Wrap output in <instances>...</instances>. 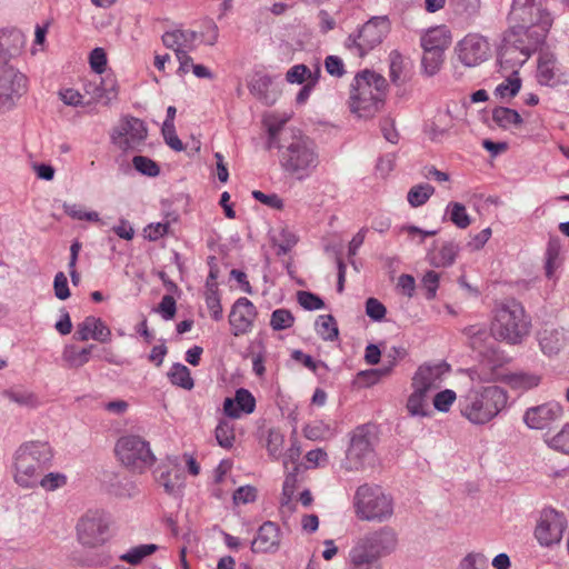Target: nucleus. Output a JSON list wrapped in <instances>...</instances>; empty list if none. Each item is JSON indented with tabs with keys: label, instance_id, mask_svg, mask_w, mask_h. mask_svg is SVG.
<instances>
[{
	"label": "nucleus",
	"instance_id": "obj_1",
	"mask_svg": "<svg viewBox=\"0 0 569 569\" xmlns=\"http://www.w3.org/2000/svg\"><path fill=\"white\" fill-rule=\"evenodd\" d=\"M507 392L498 386H476L461 393L458 407L461 416L472 425H486L507 406Z\"/></svg>",
	"mask_w": 569,
	"mask_h": 569
},
{
	"label": "nucleus",
	"instance_id": "obj_37",
	"mask_svg": "<svg viewBox=\"0 0 569 569\" xmlns=\"http://www.w3.org/2000/svg\"><path fill=\"white\" fill-rule=\"evenodd\" d=\"M296 483V475L293 472H289L283 482L280 500V511L282 515H291L296 510V503L293 502Z\"/></svg>",
	"mask_w": 569,
	"mask_h": 569
},
{
	"label": "nucleus",
	"instance_id": "obj_35",
	"mask_svg": "<svg viewBox=\"0 0 569 569\" xmlns=\"http://www.w3.org/2000/svg\"><path fill=\"white\" fill-rule=\"evenodd\" d=\"M412 392L407 401V410L411 416L426 417L429 415V393L412 387Z\"/></svg>",
	"mask_w": 569,
	"mask_h": 569
},
{
	"label": "nucleus",
	"instance_id": "obj_33",
	"mask_svg": "<svg viewBox=\"0 0 569 569\" xmlns=\"http://www.w3.org/2000/svg\"><path fill=\"white\" fill-rule=\"evenodd\" d=\"M2 396L9 401L28 410L36 409L41 405L37 393L21 387L7 389L2 392Z\"/></svg>",
	"mask_w": 569,
	"mask_h": 569
},
{
	"label": "nucleus",
	"instance_id": "obj_46",
	"mask_svg": "<svg viewBox=\"0 0 569 569\" xmlns=\"http://www.w3.org/2000/svg\"><path fill=\"white\" fill-rule=\"evenodd\" d=\"M433 192L435 188L429 183L417 184L409 190L407 199L412 207H420L428 201Z\"/></svg>",
	"mask_w": 569,
	"mask_h": 569
},
{
	"label": "nucleus",
	"instance_id": "obj_31",
	"mask_svg": "<svg viewBox=\"0 0 569 569\" xmlns=\"http://www.w3.org/2000/svg\"><path fill=\"white\" fill-rule=\"evenodd\" d=\"M565 332L561 329H543L539 332V345L543 353L553 356L565 346Z\"/></svg>",
	"mask_w": 569,
	"mask_h": 569
},
{
	"label": "nucleus",
	"instance_id": "obj_30",
	"mask_svg": "<svg viewBox=\"0 0 569 569\" xmlns=\"http://www.w3.org/2000/svg\"><path fill=\"white\" fill-rule=\"evenodd\" d=\"M459 252V246L453 241L445 242L439 250H430L427 260L436 268L451 266Z\"/></svg>",
	"mask_w": 569,
	"mask_h": 569
},
{
	"label": "nucleus",
	"instance_id": "obj_8",
	"mask_svg": "<svg viewBox=\"0 0 569 569\" xmlns=\"http://www.w3.org/2000/svg\"><path fill=\"white\" fill-rule=\"evenodd\" d=\"M542 43V41L536 42L528 36L507 30L499 51L502 72L518 77V70Z\"/></svg>",
	"mask_w": 569,
	"mask_h": 569
},
{
	"label": "nucleus",
	"instance_id": "obj_28",
	"mask_svg": "<svg viewBox=\"0 0 569 569\" xmlns=\"http://www.w3.org/2000/svg\"><path fill=\"white\" fill-rule=\"evenodd\" d=\"M94 348V345H89L84 348L67 345L62 350V361L68 369H79L89 362Z\"/></svg>",
	"mask_w": 569,
	"mask_h": 569
},
{
	"label": "nucleus",
	"instance_id": "obj_5",
	"mask_svg": "<svg viewBox=\"0 0 569 569\" xmlns=\"http://www.w3.org/2000/svg\"><path fill=\"white\" fill-rule=\"evenodd\" d=\"M52 458L48 443L29 442L21 446L14 458V481L23 488H34L41 472Z\"/></svg>",
	"mask_w": 569,
	"mask_h": 569
},
{
	"label": "nucleus",
	"instance_id": "obj_42",
	"mask_svg": "<svg viewBox=\"0 0 569 569\" xmlns=\"http://www.w3.org/2000/svg\"><path fill=\"white\" fill-rule=\"evenodd\" d=\"M316 330L317 333L326 341H333L339 335L336 319L331 315L319 316L316 322Z\"/></svg>",
	"mask_w": 569,
	"mask_h": 569
},
{
	"label": "nucleus",
	"instance_id": "obj_24",
	"mask_svg": "<svg viewBox=\"0 0 569 569\" xmlns=\"http://www.w3.org/2000/svg\"><path fill=\"white\" fill-rule=\"evenodd\" d=\"M366 539L379 558L392 553L398 546L396 531L390 527H382L365 535Z\"/></svg>",
	"mask_w": 569,
	"mask_h": 569
},
{
	"label": "nucleus",
	"instance_id": "obj_50",
	"mask_svg": "<svg viewBox=\"0 0 569 569\" xmlns=\"http://www.w3.org/2000/svg\"><path fill=\"white\" fill-rule=\"evenodd\" d=\"M303 433L310 440H325L332 436V430L323 421H315L305 427Z\"/></svg>",
	"mask_w": 569,
	"mask_h": 569
},
{
	"label": "nucleus",
	"instance_id": "obj_11",
	"mask_svg": "<svg viewBox=\"0 0 569 569\" xmlns=\"http://www.w3.org/2000/svg\"><path fill=\"white\" fill-rule=\"evenodd\" d=\"M27 92V77L7 61H0V114L14 110Z\"/></svg>",
	"mask_w": 569,
	"mask_h": 569
},
{
	"label": "nucleus",
	"instance_id": "obj_16",
	"mask_svg": "<svg viewBox=\"0 0 569 569\" xmlns=\"http://www.w3.org/2000/svg\"><path fill=\"white\" fill-rule=\"evenodd\" d=\"M538 82L547 87L569 84V68L562 66L551 52H541L537 67Z\"/></svg>",
	"mask_w": 569,
	"mask_h": 569
},
{
	"label": "nucleus",
	"instance_id": "obj_63",
	"mask_svg": "<svg viewBox=\"0 0 569 569\" xmlns=\"http://www.w3.org/2000/svg\"><path fill=\"white\" fill-rule=\"evenodd\" d=\"M366 313L375 321H380L386 316V307L376 298H369L366 302Z\"/></svg>",
	"mask_w": 569,
	"mask_h": 569
},
{
	"label": "nucleus",
	"instance_id": "obj_64",
	"mask_svg": "<svg viewBox=\"0 0 569 569\" xmlns=\"http://www.w3.org/2000/svg\"><path fill=\"white\" fill-rule=\"evenodd\" d=\"M53 290H54V296L59 300H66V299H68L70 297V290H69V287H68V279H67L66 274L62 271L58 272L54 276Z\"/></svg>",
	"mask_w": 569,
	"mask_h": 569
},
{
	"label": "nucleus",
	"instance_id": "obj_29",
	"mask_svg": "<svg viewBox=\"0 0 569 569\" xmlns=\"http://www.w3.org/2000/svg\"><path fill=\"white\" fill-rule=\"evenodd\" d=\"M272 78L269 74L256 73L248 87L250 92L266 104H273L277 100V92L270 90Z\"/></svg>",
	"mask_w": 569,
	"mask_h": 569
},
{
	"label": "nucleus",
	"instance_id": "obj_52",
	"mask_svg": "<svg viewBox=\"0 0 569 569\" xmlns=\"http://www.w3.org/2000/svg\"><path fill=\"white\" fill-rule=\"evenodd\" d=\"M520 87V78L509 74L507 79L496 88L495 94L500 98H512L519 92Z\"/></svg>",
	"mask_w": 569,
	"mask_h": 569
},
{
	"label": "nucleus",
	"instance_id": "obj_25",
	"mask_svg": "<svg viewBox=\"0 0 569 569\" xmlns=\"http://www.w3.org/2000/svg\"><path fill=\"white\" fill-rule=\"evenodd\" d=\"M256 409V399L252 393L243 388L236 391L234 398H226L223 402V412L232 418H240L241 413H252Z\"/></svg>",
	"mask_w": 569,
	"mask_h": 569
},
{
	"label": "nucleus",
	"instance_id": "obj_19",
	"mask_svg": "<svg viewBox=\"0 0 569 569\" xmlns=\"http://www.w3.org/2000/svg\"><path fill=\"white\" fill-rule=\"evenodd\" d=\"M256 316L257 310L253 303L247 298H239L229 315L232 333L241 336L251 331Z\"/></svg>",
	"mask_w": 569,
	"mask_h": 569
},
{
	"label": "nucleus",
	"instance_id": "obj_62",
	"mask_svg": "<svg viewBox=\"0 0 569 569\" xmlns=\"http://www.w3.org/2000/svg\"><path fill=\"white\" fill-rule=\"evenodd\" d=\"M90 67L98 74H101L107 67V54L102 48H96L91 51L90 57Z\"/></svg>",
	"mask_w": 569,
	"mask_h": 569
},
{
	"label": "nucleus",
	"instance_id": "obj_9",
	"mask_svg": "<svg viewBox=\"0 0 569 569\" xmlns=\"http://www.w3.org/2000/svg\"><path fill=\"white\" fill-rule=\"evenodd\" d=\"M376 442L377 433L375 426L362 425L357 427L350 436L345 468L348 471H358L370 465L375 458Z\"/></svg>",
	"mask_w": 569,
	"mask_h": 569
},
{
	"label": "nucleus",
	"instance_id": "obj_45",
	"mask_svg": "<svg viewBox=\"0 0 569 569\" xmlns=\"http://www.w3.org/2000/svg\"><path fill=\"white\" fill-rule=\"evenodd\" d=\"M168 377L173 385L183 389L190 390L193 387V380L190 376V370L184 365H173L168 373Z\"/></svg>",
	"mask_w": 569,
	"mask_h": 569
},
{
	"label": "nucleus",
	"instance_id": "obj_18",
	"mask_svg": "<svg viewBox=\"0 0 569 569\" xmlns=\"http://www.w3.org/2000/svg\"><path fill=\"white\" fill-rule=\"evenodd\" d=\"M562 417V407L558 402H546L528 408L523 415V422L530 429L541 430Z\"/></svg>",
	"mask_w": 569,
	"mask_h": 569
},
{
	"label": "nucleus",
	"instance_id": "obj_22",
	"mask_svg": "<svg viewBox=\"0 0 569 569\" xmlns=\"http://www.w3.org/2000/svg\"><path fill=\"white\" fill-rule=\"evenodd\" d=\"M280 546V528L271 521L260 526L251 543L253 552H274Z\"/></svg>",
	"mask_w": 569,
	"mask_h": 569
},
{
	"label": "nucleus",
	"instance_id": "obj_56",
	"mask_svg": "<svg viewBox=\"0 0 569 569\" xmlns=\"http://www.w3.org/2000/svg\"><path fill=\"white\" fill-rule=\"evenodd\" d=\"M64 212L71 217L72 219L77 220H88V221H99V214L96 211H86L84 208L80 204H68L64 203L63 206Z\"/></svg>",
	"mask_w": 569,
	"mask_h": 569
},
{
	"label": "nucleus",
	"instance_id": "obj_23",
	"mask_svg": "<svg viewBox=\"0 0 569 569\" xmlns=\"http://www.w3.org/2000/svg\"><path fill=\"white\" fill-rule=\"evenodd\" d=\"M198 32L189 29H174L162 34V43L176 54L196 49Z\"/></svg>",
	"mask_w": 569,
	"mask_h": 569
},
{
	"label": "nucleus",
	"instance_id": "obj_60",
	"mask_svg": "<svg viewBox=\"0 0 569 569\" xmlns=\"http://www.w3.org/2000/svg\"><path fill=\"white\" fill-rule=\"evenodd\" d=\"M488 560L482 553H468L460 562L458 569H486Z\"/></svg>",
	"mask_w": 569,
	"mask_h": 569
},
{
	"label": "nucleus",
	"instance_id": "obj_13",
	"mask_svg": "<svg viewBox=\"0 0 569 569\" xmlns=\"http://www.w3.org/2000/svg\"><path fill=\"white\" fill-rule=\"evenodd\" d=\"M148 134L144 122L134 117H124L111 133V141L122 151H139Z\"/></svg>",
	"mask_w": 569,
	"mask_h": 569
},
{
	"label": "nucleus",
	"instance_id": "obj_43",
	"mask_svg": "<svg viewBox=\"0 0 569 569\" xmlns=\"http://www.w3.org/2000/svg\"><path fill=\"white\" fill-rule=\"evenodd\" d=\"M158 550V546L153 543L139 545L130 548L126 553L120 556V559L130 563L139 565L146 557L152 555Z\"/></svg>",
	"mask_w": 569,
	"mask_h": 569
},
{
	"label": "nucleus",
	"instance_id": "obj_40",
	"mask_svg": "<svg viewBox=\"0 0 569 569\" xmlns=\"http://www.w3.org/2000/svg\"><path fill=\"white\" fill-rule=\"evenodd\" d=\"M446 217L459 229H466L471 223L466 207L460 202H449L446 208Z\"/></svg>",
	"mask_w": 569,
	"mask_h": 569
},
{
	"label": "nucleus",
	"instance_id": "obj_20",
	"mask_svg": "<svg viewBox=\"0 0 569 569\" xmlns=\"http://www.w3.org/2000/svg\"><path fill=\"white\" fill-rule=\"evenodd\" d=\"M449 371V366L445 362L436 365H422L416 371L411 387H417L426 392L438 389L443 376Z\"/></svg>",
	"mask_w": 569,
	"mask_h": 569
},
{
	"label": "nucleus",
	"instance_id": "obj_15",
	"mask_svg": "<svg viewBox=\"0 0 569 569\" xmlns=\"http://www.w3.org/2000/svg\"><path fill=\"white\" fill-rule=\"evenodd\" d=\"M457 54L466 67H477L490 57V44L479 33H468L458 42Z\"/></svg>",
	"mask_w": 569,
	"mask_h": 569
},
{
	"label": "nucleus",
	"instance_id": "obj_38",
	"mask_svg": "<svg viewBox=\"0 0 569 569\" xmlns=\"http://www.w3.org/2000/svg\"><path fill=\"white\" fill-rule=\"evenodd\" d=\"M492 120L497 126L503 129L519 127L522 123L521 116L516 110L506 107H498L493 109Z\"/></svg>",
	"mask_w": 569,
	"mask_h": 569
},
{
	"label": "nucleus",
	"instance_id": "obj_55",
	"mask_svg": "<svg viewBox=\"0 0 569 569\" xmlns=\"http://www.w3.org/2000/svg\"><path fill=\"white\" fill-rule=\"evenodd\" d=\"M389 62H390V79L393 83L399 84L405 79L402 77V72L405 69V63L402 56L398 51H392L389 54Z\"/></svg>",
	"mask_w": 569,
	"mask_h": 569
},
{
	"label": "nucleus",
	"instance_id": "obj_57",
	"mask_svg": "<svg viewBox=\"0 0 569 569\" xmlns=\"http://www.w3.org/2000/svg\"><path fill=\"white\" fill-rule=\"evenodd\" d=\"M457 395L453 390L446 389L435 395L433 407L441 412H448L456 401Z\"/></svg>",
	"mask_w": 569,
	"mask_h": 569
},
{
	"label": "nucleus",
	"instance_id": "obj_10",
	"mask_svg": "<svg viewBox=\"0 0 569 569\" xmlns=\"http://www.w3.org/2000/svg\"><path fill=\"white\" fill-rule=\"evenodd\" d=\"M114 451L123 466L138 473L151 468L156 461L149 442L136 435L121 437L116 443Z\"/></svg>",
	"mask_w": 569,
	"mask_h": 569
},
{
	"label": "nucleus",
	"instance_id": "obj_59",
	"mask_svg": "<svg viewBox=\"0 0 569 569\" xmlns=\"http://www.w3.org/2000/svg\"><path fill=\"white\" fill-rule=\"evenodd\" d=\"M549 446L558 451L569 455V425L565 426L550 439Z\"/></svg>",
	"mask_w": 569,
	"mask_h": 569
},
{
	"label": "nucleus",
	"instance_id": "obj_12",
	"mask_svg": "<svg viewBox=\"0 0 569 569\" xmlns=\"http://www.w3.org/2000/svg\"><path fill=\"white\" fill-rule=\"evenodd\" d=\"M388 31L389 20L386 17H375L362 26L356 37H348L346 47L357 56L363 57L382 42Z\"/></svg>",
	"mask_w": 569,
	"mask_h": 569
},
{
	"label": "nucleus",
	"instance_id": "obj_17",
	"mask_svg": "<svg viewBox=\"0 0 569 569\" xmlns=\"http://www.w3.org/2000/svg\"><path fill=\"white\" fill-rule=\"evenodd\" d=\"M565 529L566 521L563 517L550 510L542 513L535 533L540 545L551 546L561 540Z\"/></svg>",
	"mask_w": 569,
	"mask_h": 569
},
{
	"label": "nucleus",
	"instance_id": "obj_47",
	"mask_svg": "<svg viewBox=\"0 0 569 569\" xmlns=\"http://www.w3.org/2000/svg\"><path fill=\"white\" fill-rule=\"evenodd\" d=\"M540 382V377L531 373H513L508 377V383L511 388L520 390H529L537 387Z\"/></svg>",
	"mask_w": 569,
	"mask_h": 569
},
{
	"label": "nucleus",
	"instance_id": "obj_34",
	"mask_svg": "<svg viewBox=\"0 0 569 569\" xmlns=\"http://www.w3.org/2000/svg\"><path fill=\"white\" fill-rule=\"evenodd\" d=\"M451 43V36L446 27H437L428 30L421 38L423 49L446 50Z\"/></svg>",
	"mask_w": 569,
	"mask_h": 569
},
{
	"label": "nucleus",
	"instance_id": "obj_44",
	"mask_svg": "<svg viewBox=\"0 0 569 569\" xmlns=\"http://www.w3.org/2000/svg\"><path fill=\"white\" fill-rule=\"evenodd\" d=\"M204 298H206L207 308L211 312V317L216 321L221 320L222 319V306L220 303L218 284L210 283L209 286H206Z\"/></svg>",
	"mask_w": 569,
	"mask_h": 569
},
{
	"label": "nucleus",
	"instance_id": "obj_36",
	"mask_svg": "<svg viewBox=\"0 0 569 569\" xmlns=\"http://www.w3.org/2000/svg\"><path fill=\"white\" fill-rule=\"evenodd\" d=\"M560 252H561V241L558 237H552L549 239L547 250H546V276L547 278L551 279L555 276L556 270L561 264L560 259Z\"/></svg>",
	"mask_w": 569,
	"mask_h": 569
},
{
	"label": "nucleus",
	"instance_id": "obj_4",
	"mask_svg": "<svg viewBox=\"0 0 569 569\" xmlns=\"http://www.w3.org/2000/svg\"><path fill=\"white\" fill-rule=\"evenodd\" d=\"M530 326V319L519 301L509 299L496 306L491 323V333L496 339L510 345L520 343L529 335Z\"/></svg>",
	"mask_w": 569,
	"mask_h": 569
},
{
	"label": "nucleus",
	"instance_id": "obj_58",
	"mask_svg": "<svg viewBox=\"0 0 569 569\" xmlns=\"http://www.w3.org/2000/svg\"><path fill=\"white\" fill-rule=\"evenodd\" d=\"M297 300L306 310H318L325 306L320 297L309 291H298Z\"/></svg>",
	"mask_w": 569,
	"mask_h": 569
},
{
	"label": "nucleus",
	"instance_id": "obj_61",
	"mask_svg": "<svg viewBox=\"0 0 569 569\" xmlns=\"http://www.w3.org/2000/svg\"><path fill=\"white\" fill-rule=\"evenodd\" d=\"M162 134L166 143L174 151H182L184 146L182 141L178 138L174 130V124H162Z\"/></svg>",
	"mask_w": 569,
	"mask_h": 569
},
{
	"label": "nucleus",
	"instance_id": "obj_21",
	"mask_svg": "<svg viewBox=\"0 0 569 569\" xmlns=\"http://www.w3.org/2000/svg\"><path fill=\"white\" fill-rule=\"evenodd\" d=\"M73 338L78 341L92 339L98 342L106 343L111 340V330L102 319L88 316L83 321L77 325Z\"/></svg>",
	"mask_w": 569,
	"mask_h": 569
},
{
	"label": "nucleus",
	"instance_id": "obj_51",
	"mask_svg": "<svg viewBox=\"0 0 569 569\" xmlns=\"http://www.w3.org/2000/svg\"><path fill=\"white\" fill-rule=\"evenodd\" d=\"M295 322L293 315L288 309H277L272 312L270 326L274 331L286 330L292 327Z\"/></svg>",
	"mask_w": 569,
	"mask_h": 569
},
{
	"label": "nucleus",
	"instance_id": "obj_27",
	"mask_svg": "<svg viewBox=\"0 0 569 569\" xmlns=\"http://www.w3.org/2000/svg\"><path fill=\"white\" fill-rule=\"evenodd\" d=\"M379 559L365 536L358 538L349 551L350 567L376 563Z\"/></svg>",
	"mask_w": 569,
	"mask_h": 569
},
{
	"label": "nucleus",
	"instance_id": "obj_7",
	"mask_svg": "<svg viewBox=\"0 0 569 569\" xmlns=\"http://www.w3.org/2000/svg\"><path fill=\"white\" fill-rule=\"evenodd\" d=\"M356 516L360 520L383 522L393 513L392 498L378 486L362 485L353 497Z\"/></svg>",
	"mask_w": 569,
	"mask_h": 569
},
{
	"label": "nucleus",
	"instance_id": "obj_2",
	"mask_svg": "<svg viewBox=\"0 0 569 569\" xmlns=\"http://www.w3.org/2000/svg\"><path fill=\"white\" fill-rule=\"evenodd\" d=\"M387 88V80L381 74L370 70L359 72L351 84L350 112L359 119L372 118L383 106Z\"/></svg>",
	"mask_w": 569,
	"mask_h": 569
},
{
	"label": "nucleus",
	"instance_id": "obj_41",
	"mask_svg": "<svg viewBox=\"0 0 569 569\" xmlns=\"http://www.w3.org/2000/svg\"><path fill=\"white\" fill-rule=\"evenodd\" d=\"M451 10L461 17L473 18L479 14L482 0H448Z\"/></svg>",
	"mask_w": 569,
	"mask_h": 569
},
{
	"label": "nucleus",
	"instance_id": "obj_14",
	"mask_svg": "<svg viewBox=\"0 0 569 569\" xmlns=\"http://www.w3.org/2000/svg\"><path fill=\"white\" fill-rule=\"evenodd\" d=\"M108 522L100 511H88L77 523V537L86 547H97L107 539Z\"/></svg>",
	"mask_w": 569,
	"mask_h": 569
},
{
	"label": "nucleus",
	"instance_id": "obj_53",
	"mask_svg": "<svg viewBox=\"0 0 569 569\" xmlns=\"http://www.w3.org/2000/svg\"><path fill=\"white\" fill-rule=\"evenodd\" d=\"M134 169L148 177H157L160 172L159 166L150 158L143 156H136L132 159Z\"/></svg>",
	"mask_w": 569,
	"mask_h": 569
},
{
	"label": "nucleus",
	"instance_id": "obj_39",
	"mask_svg": "<svg viewBox=\"0 0 569 569\" xmlns=\"http://www.w3.org/2000/svg\"><path fill=\"white\" fill-rule=\"evenodd\" d=\"M321 69L317 66L312 71L309 67L303 63L295 64L286 73V81L293 84H303L311 80L312 77L318 74L320 78Z\"/></svg>",
	"mask_w": 569,
	"mask_h": 569
},
{
	"label": "nucleus",
	"instance_id": "obj_26",
	"mask_svg": "<svg viewBox=\"0 0 569 569\" xmlns=\"http://www.w3.org/2000/svg\"><path fill=\"white\" fill-rule=\"evenodd\" d=\"M86 93L96 101L110 103L117 97L116 81L113 78H99L98 81H89L84 86Z\"/></svg>",
	"mask_w": 569,
	"mask_h": 569
},
{
	"label": "nucleus",
	"instance_id": "obj_54",
	"mask_svg": "<svg viewBox=\"0 0 569 569\" xmlns=\"http://www.w3.org/2000/svg\"><path fill=\"white\" fill-rule=\"evenodd\" d=\"M67 483L66 475L61 472H50L42 478L39 477L38 486L43 488L46 491H53L62 488Z\"/></svg>",
	"mask_w": 569,
	"mask_h": 569
},
{
	"label": "nucleus",
	"instance_id": "obj_32",
	"mask_svg": "<svg viewBox=\"0 0 569 569\" xmlns=\"http://www.w3.org/2000/svg\"><path fill=\"white\" fill-rule=\"evenodd\" d=\"M24 44V36L18 29L0 30V57H12Z\"/></svg>",
	"mask_w": 569,
	"mask_h": 569
},
{
	"label": "nucleus",
	"instance_id": "obj_6",
	"mask_svg": "<svg viewBox=\"0 0 569 569\" xmlns=\"http://www.w3.org/2000/svg\"><path fill=\"white\" fill-rule=\"evenodd\" d=\"M280 163L286 172L298 180L310 177L319 164L316 143L307 136L293 137L281 152Z\"/></svg>",
	"mask_w": 569,
	"mask_h": 569
},
{
	"label": "nucleus",
	"instance_id": "obj_49",
	"mask_svg": "<svg viewBox=\"0 0 569 569\" xmlns=\"http://www.w3.org/2000/svg\"><path fill=\"white\" fill-rule=\"evenodd\" d=\"M445 50L423 49L422 64L429 76L435 74L443 61Z\"/></svg>",
	"mask_w": 569,
	"mask_h": 569
},
{
	"label": "nucleus",
	"instance_id": "obj_3",
	"mask_svg": "<svg viewBox=\"0 0 569 569\" xmlns=\"http://www.w3.org/2000/svg\"><path fill=\"white\" fill-rule=\"evenodd\" d=\"M552 21V16L543 0H513L509 12L508 30L528 36L536 42H545Z\"/></svg>",
	"mask_w": 569,
	"mask_h": 569
},
{
	"label": "nucleus",
	"instance_id": "obj_48",
	"mask_svg": "<svg viewBox=\"0 0 569 569\" xmlns=\"http://www.w3.org/2000/svg\"><path fill=\"white\" fill-rule=\"evenodd\" d=\"M216 439L222 448H231L234 442L233 425L227 420H221L216 428Z\"/></svg>",
	"mask_w": 569,
	"mask_h": 569
}]
</instances>
